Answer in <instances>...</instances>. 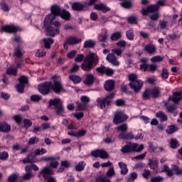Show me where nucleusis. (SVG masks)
Instances as JSON below:
<instances>
[{
	"mask_svg": "<svg viewBox=\"0 0 182 182\" xmlns=\"http://www.w3.org/2000/svg\"><path fill=\"white\" fill-rule=\"evenodd\" d=\"M38 141H39L38 138L32 137V138L29 139V140H28V144H29L30 145H33V144H37Z\"/></svg>",
	"mask_w": 182,
	"mask_h": 182,
	"instance_id": "0e129e2a",
	"label": "nucleus"
},
{
	"mask_svg": "<svg viewBox=\"0 0 182 182\" xmlns=\"http://www.w3.org/2000/svg\"><path fill=\"white\" fill-rule=\"evenodd\" d=\"M46 55V51H44L43 49H39L36 53V56L38 58H42Z\"/></svg>",
	"mask_w": 182,
	"mask_h": 182,
	"instance_id": "3c124183",
	"label": "nucleus"
},
{
	"mask_svg": "<svg viewBox=\"0 0 182 182\" xmlns=\"http://www.w3.org/2000/svg\"><path fill=\"white\" fill-rule=\"evenodd\" d=\"M18 177H19V175H18V173H14L13 175L9 176L8 181L16 182L18 180Z\"/></svg>",
	"mask_w": 182,
	"mask_h": 182,
	"instance_id": "49530a36",
	"label": "nucleus"
},
{
	"mask_svg": "<svg viewBox=\"0 0 182 182\" xmlns=\"http://www.w3.org/2000/svg\"><path fill=\"white\" fill-rule=\"evenodd\" d=\"M18 80L20 84L16 85V89H17L18 92L23 93L25 85L28 83V77L26 76H21Z\"/></svg>",
	"mask_w": 182,
	"mask_h": 182,
	"instance_id": "ddd939ff",
	"label": "nucleus"
},
{
	"mask_svg": "<svg viewBox=\"0 0 182 182\" xmlns=\"http://www.w3.org/2000/svg\"><path fill=\"white\" fill-rule=\"evenodd\" d=\"M169 38L172 40H177L181 38V33H173L169 36Z\"/></svg>",
	"mask_w": 182,
	"mask_h": 182,
	"instance_id": "052dcab7",
	"label": "nucleus"
},
{
	"mask_svg": "<svg viewBox=\"0 0 182 182\" xmlns=\"http://www.w3.org/2000/svg\"><path fill=\"white\" fill-rule=\"evenodd\" d=\"M148 164L151 169L156 170L158 168V161L155 159H149V163H148Z\"/></svg>",
	"mask_w": 182,
	"mask_h": 182,
	"instance_id": "2f4dec72",
	"label": "nucleus"
},
{
	"mask_svg": "<svg viewBox=\"0 0 182 182\" xmlns=\"http://www.w3.org/2000/svg\"><path fill=\"white\" fill-rule=\"evenodd\" d=\"M129 80L130 82H136L137 80H137L136 74H129Z\"/></svg>",
	"mask_w": 182,
	"mask_h": 182,
	"instance_id": "13d9d810",
	"label": "nucleus"
},
{
	"mask_svg": "<svg viewBox=\"0 0 182 182\" xmlns=\"http://www.w3.org/2000/svg\"><path fill=\"white\" fill-rule=\"evenodd\" d=\"M107 61L113 65V66L118 67L120 65V62L116 58L115 55L112 53H110L106 58Z\"/></svg>",
	"mask_w": 182,
	"mask_h": 182,
	"instance_id": "a211bd4d",
	"label": "nucleus"
},
{
	"mask_svg": "<svg viewBox=\"0 0 182 182\" xmlns=\"http://www.w3.org/2000/svg\"><path fill=\"white\" fill-rule=\"evenodd\" d=\"M114 175H115V171H114V168L113 167H111L110 168H109V170L106 173V176L109 178H112V176H114Z\"/></svg>",
	"mask_w": 182,
	"mask_h": 182,
	"instance_id": "de8ad7c7",
	"label": "nucleus"
},
{
	"mask_svg": "<svg viewBox=\"0 0 182 182\" xmlns=\"http://www.w3.org/2000/svg\"><path fill=\"white\" fill-rule=\"evenodd\" d=\"M53 173L54 171L49 168H43L42 171L40 172V174L42 175L43 178H45L46 182H57L55 178L50 176Z\"/></svg>",
	"mask_w": 182,
	"mask_h": 182,
	"instance_id": "0eeeda50",
	"label": "nucleus"
},
{
	"mask_svg": "<svg viewBox=\"0 0 182 182\" xmlns=\"http://www.w3.org/2000/svg\"><path fill=\"white\" fill-rule=\"evenodd\" d=\"M95 9L102 11L104 13L107 12L110 10L109 7L105 6V4H95Z\"/></svg>",
	"mask_w": 182,
	"mask_h": 182,
	"instance_id": "5701e85b",
	"label": "nucleus"
},
{
	"mask_svg": "<svg viewBox=\"0 0 182 182\" xmlns=\"http://www.w3.org/2000/svg\"><path fill=\"white\" fill-rule=\"evenodd\" d=\"M128 131V125L127 124H121L118 127H117V132H119V137L121 139H128V136L126 135L125 132Z\"/></svg>",
	"mask_w": 182,
	"mask_h": 182,
	"instance_id": "f8f14e48",
	"label": "nucleus"
},
{
	"mask_svg": "<svg viewBox=\"0 0 182 182\" xmlns=\"http://www.w3.org/2000/svg\"><path fill=\"white\" fill-rule=\"evenodd\" d=\"M137 178V174L136 173H132L129 178L127 179V182H133Z\"/></svg>",
	"mask_w": 182,
	"mask_h": 182,
	"instance_id": "69168bd1",
	"label": "nucleus"
},
{
	"mask_svg": "<svg viewBox=\"0 0 182 182\" xmlns=\"http://www.w3.org/2000/svg\"><path fill=\"white\" fill-rule=\"evenodd\" d=\"M53 82H50V91H54L55 93H61L65 92L62 82H60L59 76H53Z\"/></svg>",
	"mask_w": 182,
	"mask_h": 182,
	"instance_id": "20e7f679",
	"label": "nucleus"
},
{
	"mask_svg": "<svg viewBox=\"0 0 182 182\" xmlns=\"http://www.w3.org/2000/svg\"><path fill=\"white\" fill-rule=\"evenodd\" d=\"M69 80L73 82L74 84H78L81 82L82 79L80 76L71 75L69 76Z\"/></svg>",
	"mask_w": 182,
	"mask_h": 182,
	"instance_id": "c85d7f7f",
	"label": "nucleus"
},
{
	"mask_svg": "<svg viewBox=\"0 0 182 182\" xmlns=\"http://www.w3.org/2000/svg\"><path fill=\"white\" fill-rule=\"evenodd\" d=\"M144 149V144H127L123 148H122L121 151L126 154V153H131V152H141L142 150Z\"/></svg>",
	"mask_w": 182,
	"mask_h": 182,
	"instance_id": "39448f33",
	"label": "nucleus"
},
{
	"mask_svg": "<svg viewBox=\"0 0 182 182\" xmlns=\"http://www.w3.org/2000/svg\"><path fill=\"white\" fill-rule=\"evenodd\" d=\"M129 86L134 92H139L144 86V81L141 80H137L135 82H129Z\"/></svg>",
	"mask_w": 182,
	"mask_h": 182,
	"instance_id": "dca6fc26",
	"label": "nucleus"
},
{
	"mask_svg": "<svg viewBox=\"0 0 182 182\" xmlns=\"http://www.w3.org/2000/svg\"><path fill=\"white\" fill-rule=\"evenodd\" d=\"M77 54V51L76 50H72L68 53V54L66 55V56L68 57V58L69 59H73L75 58V56Z\"/></svg>",
	"mask_w": 182,
	"mask_h": 182,
	"instance_id": "864d4df0",
	"label": "nucleus"
},
{
	"mask_svg": "<svg viewBox=\"0 0 182 182\" xmlns=\"http://www.w3.org/2000/svg\"><path fill=\"white\" fill-rule=\"evenodd\" d=\"M31 169L34 170V171H38L39 170L38 166L36 165L26 166V172H31Z\"/></svg>",
	"mask_w": 182,
	"mask_h": 182,
	"instance_id": "37998d69",
	"label": "nucleus"
},
{
	"mask_svg": "<svg viewBox=\"0 0 182 182\" xmlns=\"http://www.w3.org/2000/svg\"><path fill=\"white\" fill-rule=\"evenodd\" d=\"M97 182H110V181L105 177L100 176V178L97 179Z\"/></svg>",
	"mask_w": 182,
	"mask_h": 182,
	"instance_id": "774afa93",
	"label": "nucleus"
},
{
	"mask_svg": "<svg viewBox=\"0 0 182 182\" xmlns=\"http://www.w3.org/2000/svg\"><path fill=\"white\" fill-rule=\"evenodd\" d=\"M115 87V82L113 80H108L105 83V89L107 91H112L113 89H114Z\"/></svg>",
	"mask_w": 182,
	"mask_h": 182,
	"instance_id": "412c9836",
	"label": "nucleus"
},
{
	"mask_svg": "<svg viewBox=\"0 0 182 182\" xmlns=\"http://www.w3.org/2000/svg\"><path fill=\"white\" fill-rule=\"evenodd\" d=\"M46 153H47L46 149H37L34 150V151L31 152V155H29L28 157H27L26 159L23 160V163L24 164L31 163V159H30L31 157L34 158L39 155H44Z\"/></svg>",
	"mask_w": 182,
	"mask_h": 182,
	"instance_id": "9d476101",
	"label": "nucleus"
},
{
	"mask_svg": "<svg viewBox=\"0 0 182 182\" xmlns=\"http://www.w3.org/2000/svg\"><path fill=\"white\" fill-rule=\"evenodd\" d=\"M114 97V95L110 94L106 97L105 99L98 98L97 100V105L100 107V109H105V103L107 106H109L111 103V100Z\"/></svg>",
	"mask_w": 182,
	"mask_h": 182,
	"instance_id": "1a4fd4ad",
	"label": "nucleus"
},
{
	"mask_svg": "<svg viewBox=\"0 0 182 182\" xmlns=\"http://www.w3.org/2000/svg\"><path fill=\"white\" fill-rule=\"evenodd\" d=\"M11 127L9 124H6V122L0 123V132H3L7 133L10 131Z\"/></svg>",
	"mask_w": 182,
	"mask_h": 182,
	"instance_id": "bb28decb",
	"label": "nucleus"
},
{
	"mask_svg": "<svg viewBox=\"0 0 182 182\" xmlns=\"http://www.w3.org/2000/svg\"><path fill=\"white\" fill-rule=\"evenodd\" d=\"M18 28L15 26H4L2 27V31L7 33H13L17 32Z\"/></svg>",
	"mask_w": 182,
	"mask_h": 182,
	"instance_id": "6ab92c4d",
	"label": "nucleus"
},
{
	"mask_svg": "<svg viewBox=\"0 0 182 182\" xmlns=\"http://www.w3.org/2000/svg\"><path fill=\"white\" fill-rule=\"evenodd\" d=\"M161 172H165L166 173V175H168V176L171 177L173 176L174 173L177 175H181L182 169H179L178 166H173L172 170H171L167 166L165 165L164 166V169L163 171H161Z\"/></svg>",
	"mask_w": 182,
	"mask_h": 182,
	"instance_id": "6e6552de",
	"label": "nucleus"
},
{
	"mask_svg": "<svg viewBox=\"0 0 182 182\" xmlns=\"http://www.w3.org/2000/svg\"><path fill=\"white\" fill-rule=\"evenodd\" d=\"M158 65L157 64L153 63L149 65V71L151 73H154L157 71Z\"/></svg>",
	"mask_w": 182,
	"mask_h": 182,
	"instance_id": "603ef678",
	"label": "nucleus"
},
{
	"mask_svg": "<svg viewBox=\"0 0 182 182\" xmlns=\"http://www.w3.org/2000/svg\"><path fill=\"white\" fill-rule=\"evenodd\" d=\"M119 168H121V174L126 175L128 173V168L125 163L119 162L118 164Z\"/></svg>",
	"mask_w": 182,
	"mask_h": 182,
	"instance_id": "c756f323",
	"label": "nucleus"
},
{
	"mask_svg": "<svg viewBox=\"0 0 182 182\" xmlns=\"http://www.w3.org/2000/svg\"><path fill=\"white\" fill-rule=\"evenodd\" d=\"M166 6L165 1H159L158 3H156V5L148 6L147 9H143L141 10V13L143 16H147L149 15V17L153 21L157 20L160 15L158 12L154 13L156 11H157L160 7H163ZM154 13V14H153Z\"/></svg>",
	"mask_w": 182,
	"mask_h": 182,
	"instance_id": "f03ea898",
	"label": "nucleus"
},
{
	"mask_svg": "<svg viewBox=\"0 0 182 182\" xmlns=\"http://www.w3.org/2000/svg\"><path fill=\"white\" fill-rule=\"evenodd\" d=\"M17 73V70L16 68H13L12 67L9 68L7 70V74L11 76H14Z\"/></svg>",
	"mask_w": 182,
	"mask_h": 182,
	"instance_id": "4d7b16f0",
	"label": "nucleus"
},
{
	"mask_svg": "<svg viewBox=\"0 0 182 182\" xmlns=\"http://www.w3.org/2000/svg\"><path fill=\"white\" fill-rule=\"evenodd\" d=\"M50 11L52 13L45 18L44 28H46V35L55 37V36L60 33L59 27L60 26V23L58 21L53 22V21H54L56 16H59L62 11L60 6L56 4L50 7Z\"/></svg>",
	"mask_w": 182,
	"mask_h": 182,
	"instance_id": "f257e3e1",
	"label": "nucleus"
},
{
	"mask_svg": "<svg viewBox=\"0 0 182 182\" xmlns=\"http://www.w3.org/2000/svg\"><path fill=\"white\" fill-rule=\"evenodd\" d=\"M95 45V41L92 40H89L87 41H85L84 43V48H93Z\"/></svg>",
	"mask_w": 182,
	"mask_h": 182,
	"instance_id": "f704fd0d",
	"label": "nucleus"
},
{
	"mask_svg": "<svg viewBox=\"0 0 182 182\" xmlns=\"http://www.w3.org/2000/svg\"><path fill=\"white\" fill-rule=\"evenodd\" d=\"M86 134L87 131L85 129H80L77 132H70L68 133L69 136H73L74 137H82L83 136H85Z\"/></svg>",
	"mask_w": 182,
	"mask_h": 182,
	"instance_id": "aec40b11",
	"label": "nucleus"
},
{
	"mask_svg": "<svg viewBox=\"0 0 182 182\" xmlns=\"http://www.w3.org/2000/svg\"><path fill=\"white\" fill-rule=\"evenodd\" d=\"M95 81V76L92 74H87L85 76V81L84 83L86 85H93Z\"/></svg>",
	"mask_w": 182,
	"mask_h": 182,
	"instance_id": "4be33fe9",
	"label": "nucleus"
},
{
	"mask_svg": "<svg viewBox=\"0 0 182 182\" xmlns=\"http://www.w3.org/2000/svg\"><path fill=\"white\" fill-rule=\"evenodd\" d=\"M62 103V100H60L59 98H55L54 100H50L49 102V105L50 106H55V107H63L62 105H60V104Z\"/></svg>",
	"mask_w": 182,
	"mask_h": 182,
	"instance_id": "7c9ffc66",
	"label": "nucleus"
},
{
	"mask_svg": "<svg viewBox=\"0 0 182 182\" xmlns=\"http://www.w3.org/2000/svg\"><path fill=\"white\" fill-rule=\"evenodd\" d=\"M177 130H178V129L176 127L171 125V126L168 127V129H166V133H168V134H173Z\"/></svg>",
	"mask_w": 182,
	"mask_h": 182,
	"instance_id": "c03bdc74",
	"label": "nucleus"
},
{
	"mask_svg": "<svg viewBox=\"0 0 182 182\" xmlns=\"http://www.w3.org/2000/svg\"><path fill=\"white\" fill-rule=\"evenodd\" d=\"M121 37H122V33L117 32L115 33H113L112 36H111V40L112 41H117L118 39H120Z\"/></svg>",
	"mask_w": 182,
	"mask_h": 182,
	"instance_id": "a18cd8bd",
	"label": "nucleus"
},
{
	"mask_svg": "<svg viewBox=\"0 0 182 182\" xmlns=\"http://www.w3.org/2000/svg\"><path fill=\"white\" fill-rule=\"evenodd\" d=\"M33 177H34V175L31 171H26V173L23 176V180H30Z\"/></svg>",
	"mask_w": 182,
	"mask_h": 182,
	"instance_id": "09e8293b",
	"label": "nucleus"
},
{
	"mask_svg": "<svg viewBox=\"0 0 182 182\" xmlns=\"http://www.w3.org/2000/svg\"><path fill=\"white\" fill-rule=\"evenodd\" d=\"M56 157H53V156H44V157H41V159H40V161H55L56 160Z\"/></svg>",
	"mask_w": 182,
	"mask_h": 182,
	"instance_id": "680f3d73",
	"label": "nucleus"
},
{
	"mask_svg": "<svg viewBox=\"0 0 182 182\" xmlns=\"http://www.w3.org/2000/svg\"><path fill=\"white\" fill-rule=\"evenodd\" d=\"M86 163L84 161H80L76 166H75V170L78 172H80L85 168Z\"/></svg>",
	"mask_w": 182,
	"mask_h": 182,
	"instance_id": "473e14b6",
	"label": "nucleus"
},
{
	"mask_svg": "<svg viewBox=\"0 0 182 182\" xmlns=\"http://www.w3.org/2000/svg\"><path fill=\"white\" fill-rule=\"evenodd\" d=\"M127 21H129V23L135 24L137 22V18L136 16H132L127 18Z\"/></svg>",
	"mask_w": 182,
	"mask_h": 182,
	"instance_id": "e2e57ef3",
	"label": "nucleus"
},
{
	"mask_svg": "<svg viewBox=\"0 0 182 182\" xmlns=\"http://www.w3.org/2000/svg\"><path fill=\"white\" fill-rule=\"evenodd\" d=\"M171 148L172 149H176L179 146L178 141L176 139H171L170 142Z\"/></svg>",
	"mask_w": 182,
	"mask_h": 182,
	"instance_id": "58836bf2",
	"label": "nucleus"
},
{
	"mask_svg": "<svg viewBox=\"0 0 182 182\" xmlns=\"http://www.w3.org/2000/svg\"><path fill=\"white\" fill-rule=\"evenodd\" d=\"M38 91L42 95H48L50 93V92H51L50 82H46L44 84H40L38 85Z\"/></svg>",
	"mask_w": 182,
	"mask_h": 182,
	"instance_id": "2eb2a0df",
	"label": "nucleus"
},
{
	"mask_svg": "<svg viewBox=\"0 0 182 182\" xmlns=\"http://www.w3.org/2000/svg\"><path fill=\"white\" fill-rule=\"evenodd\" d=\"M151 90V94H152L153 97H158L160 95L161 90L159 87H154Z\"/></svg>",
	"mask_w": 182,
	"mask_h": 182,
	"instance_id": "c9c22d12",
	"label": "nucleus"
},
{
	"mask_svg": "<svg viewBox=\"0 0 182 182\" xmlns=\"http://www.w3.org/2000/svg\"><path fill=\"white\" fill-rule=\"evenodd\" d=\"M82 40L77 38L76 37H70L66 40V43L68 45H75L81 43Z\"/></svg>",
	"mask_w": 182,
	"mask_h": 182,
	"instance_id": "393cba45",
	"label": "nucleus"
},
{
	"mask_svg": "<svg viewBox=\"0 0 182 182\" xmlns=\"http://www.w3.org/2000/svg\"><path fill=\"white\" fill-rule=\"evenodd\" d=\"M151 96H152L151 90H149V89L146 90L144 93H143V98L145 99V100L149 99Z\"/></svg>",
	"mask_w": 182,
	"mask_h": 182,
	"instance_id": "8fccbe9b",
	"label": "nucleus"
},
{
	"mask_svg": "<svg viewBox=\"0 0 182 182\" xmlns=\"http://www.w3.org/2000/svg\"><path fill=\"white\" fill-rule=\"evenodd\" d=\"M33 125V122L30 119H24L23 120V127L24 128H30Z\"/></svg>",
	"mask_w": 182,
	"mask_h": 182,
	"instance_id": "6e6d98bb",
	"label": "nucleus"
},
{
	"mask_svg": "<svg viewBox=\"0 0 182 182\" xmlns=\"http://www.w3.org/2000/svg\"><path fill=\"white\" fill-rule=\"evenodd\" d=\"M182 99V91L175 92L173 96L169 97L168 103L166 105V109L169 112H173L176 109V105L169 106L168 104L171 101L173 102L175 104L178 103Z\"/></svg>",
	"mask_w": 182,
	"mask_h": 182,
	"instance_id": "423d86ee",
	"label": "nucleus"
},
{
	"mask_svg": "<svg viewBox=\"0 0 182 182\" xmlns=\"http://www.w3.org/2000/svg\"><path fill=\"white\" fill-rule=\"evenodd\" d=\"M9 155L6 151L0 152V160L5 161L8 159Z\"/></svg>",
	"mask_w": 182,
	"mask_h": 182,
	"instance_id": "5fc2aeb1",
	"label": "nucleus"
},
{
	"mask_svg": "<svg viewBox=\"0 0 182 182\" xmlns=\"http://www.w3.org/2000/svg\"><path fill=\"white\" fill-rule=\"evenodd\" d=\"M99 58L94 53H90L85 58L84 63L82 64V69L85 71H89L92 69L93 64L97 65Z\"/></svg>",
	"mask_w": 182,
	"mask_h": 182,
	"instance_id": "7ed1b4c3",
	"label": "nucleus"
},
{
	"mask_svg": "<svg viewBox=\"0 0 182 182\" xmlns=\"http://www.w3.org/2000/svg\"><path fill=\"white\" fill-rule=\"evenodd\" d=\"M156 118L160 119V120L161 122H164V121L167 120V116H166L165 114H164V112H156Z\"/></svg>",
	"mask_w": 182,
	"mask_h": 182,
	"instance_id": "4c0bfd02",
	"label": "nucleus"
},
{
	"mask_svg": "<svg viewBox=\"0 0 182 182\" xmlns=\"http://www.w3.org/2000/svg\"><path fill=\"white\" fill-rule=\"evenodd\" d=\"M127 35V38L129 39V41H133L134 38V33L132 30L129 29L127 30L126 32Z\"/></svg>",
	"mask_w": 182,
	"mask_h": 182,
	"instance_id": "a19ab883",
	"label": "nucleus"
},
{
	"mask_svg": "<svg viewBox=\"0 0 182 182\" xmlns=\"http://www.w3.org/2000/svg\"><path fill=\"white\" fill-rule=\"evenodd\" d=\"M59 161H57V159L55 160H52L50 162V166H46L44 168H50V170L53 171V169L57 168L58 166H59Z\"/></svg>",
	"mask_w": 182,
	"mask_h": 182,
	"instance_id": "cd10ccee",
	"label": "nucleus"
},
{
	"mask_svg": "<svg viewBox=\"0 0 182 182\" xmlns=\"http://www.w3.org/2000/svg\"><path fill=\"white\" fill-rule=\"evenodd\" d=\"M130 139H135V140H141V139H144V134H137L136 136H134V135H132L131 136H129Z\"/></svg>",
	"mask_w": 182,
	"mask_h": 182,
	"instance_id": "bf43d9fd",
	"label": "nucleus"
},
{
	"mask_svg": "<svg viewBox=\"0 0 182 182\" xmlns=\"http://www.w3.org/2000/svg\"><path fill=\"white\" fill-rule=\"evenodd\" d=\"M92 156L95 158L100 157L102 159H106L109 157L107 152L105 151L104 149H97L94 151H92Z\"/></svg>",
	"mask_w": 182,
	"mask_h": 182,
	"instance_id": "4468645a",
	"label": "nucleus"
},
{
	"mask_svg": "<svg viewBox=\"0 0 182 182\" xmlns=\"http://www.w3.org/2000/svg\"><path fill=\"white\" fill-rule=\"evenodd\" d=\"M128 119V116L125 114L123 112L118 111L116 112L115 116H114L113 122L115 124H119L121 122L127 120Z\"/></svg>",
	"mask_w": 182,
	"mask_h": 182,
	"instance_id": "9b49d317",
	"label": "nucleus"
},
{
	"mask_svg": "<svg viewBox=\"0 0 182 182\" xmlns=\"http://www.w3.org/2000/svg\"><path fill=\"white\" fill-rule=\"evenodd\" d=\"M58 16H60V17L63 19H65L66 21H68L70 18V12H68V11H67L65 10H63V11H61V14H58Z\"/></svg>",
	"mask_w": 182,
	"mask_h": 182,
	"instance_id": "72a5a7b5",
	"label": "nucleus"
},
{
	"mask_svg": "<svg viewBox=\"0 0 182 182\" xmlns=\"http://www.w3.org/2000/svg\"><path fill=\"white\" fill-rule=\"evenodd\" d=\"M97 72L100 74H106L107 76H112L114 74V70L109 68H105V66H100L97 68Z\"/></svg>",
	"mask_w": 182,
	"mask_h": 182,
	"instance_id": "f3484780",
	"label": "nucleus"
},
{
	"mask_svg": "<svg viewBox=\"0 0 182 182\" xmlns=\"http://www.w3.org/2000/svg\"><path fill=\"white\" fill-rule=\"evenodd\" d=\"M84 9L83 4H81L80 3H73V9L75 11H82Z\"/></svg>",
	"mask_w": 182,
	"mask_h": 182,
	"instance_id": "e433bc0d",
	"label": "nucleus"
},
{
	"mask_svg": "<svg viewBox=\"0 0 182 182\" xmlns=\"http://www.w3.org/2000/svg\"><path fill=\"white\" fill-rule=\"evenodd\" d=\"M80 99L83 105H87L90 102V98L87 96H82Z\"/></svg>",
	"mask_w": 182,
	"mask_h": 182,
	"instance_id": "338daca9",
	"label": "nucleus"
},
{
	"mask_svg": "<svg viewBox=\"0 0 182 182\" xmlns=\"http://www.w3.org/2000/svg\"><path fill=\"white\" fill-rule=\"evenodd\" d=\"M163 60H164L163 57L160 55H156V56H154L152 58H151V62H152L153 63H160V62H162Z\"/></svg>",
	"mask_w": 182,
	"mask_h": 182,
	"instance_id": "79ce46f5",
	"label": "nucleus"
},
{
	"mask_svg": "<svg viewBox=\"0 0 182 182\" xmlns=\"http://www.w3.org/2000/svg\"><path fill=\"white\" fill-rule=\"evenodd\" d=\"M121 6H123L124 9H130L133 7V4L131 1H124L123 3L121 4Z\"/></svg>",
	"mask_w": 182,
	"mask_h": 182,
	"instance_id": "ea45409f",
	"label": "nucleus"
},
{
	"mask_svg": "<svg viewBox=\"0 0 182 182\" xmlns=\"http://www.w3.org/2000/svg\"><path fill=\"white\" fill-rule=\"evenodd\" d=\"M43 43L46 49H50V48H51V45L54 43V40L50 38L47 39L44 38L43 39Z\"/></svg>",
	"mask_w": 182,
	"mask_h": 182,
	"instance_id": "a878e982",
	"label": "nucleus"
},
{
	"mask_svg": "<svg viewBox=\"0 0 182 182\" xmlns=\"http://www.w3.org/2000/svg\"><path fill=\"white\" fill-rule=\"evenodd\" d=\"M144 50L146 52L148 53V54L154 55L156 53V50H157L155 46L153 45H147L145 46Z\"/></svg>",
	"mask_w": 182,
	"mask_h": 182,
	"instance_id": "b1692460",
	"label": "nucleus"
}]
</instances>
